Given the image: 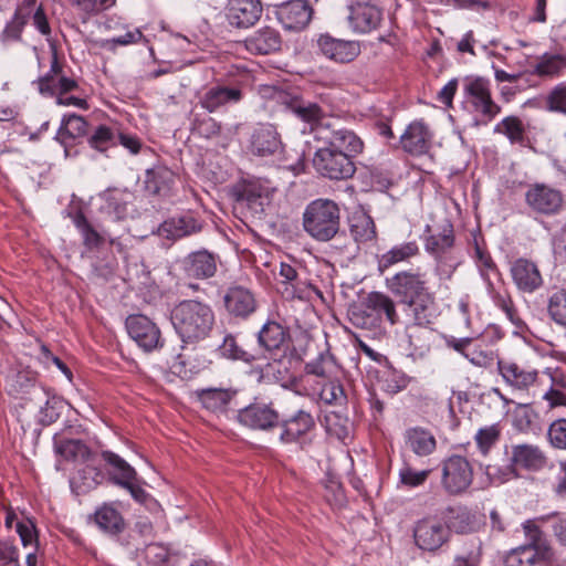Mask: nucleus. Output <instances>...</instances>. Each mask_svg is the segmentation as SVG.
Listing matches in <instances>:
<instances>
[{"label": "nucleus", "mask_w": 566, "mask_h": 566, "mask_svg": "<svg viewBox=\"0 0 566 566\" xmlns=\"http://www.w3.org/2000/svg\"><path fill=\"white\" fill-rule=\"evenodd\" d=\"M397 304L389 295L381 292H370L367 294V308H371L378 316V327L380 326L382 316L390 323L396 325L400 323L397 312Z\"/></svg>", "instance_id": "40"}, {"label": "nucleus", "mask_w": 566, "mask_h": 566, "mask_svg": "<svg viewBox=\"0 0 566 566\" xmlns=\"http://www.w3.org/2000/svg\"><path fill=\"white\" fill-rule=\"evenodd\" d=\"M101 458L109 483L127 490L136 502H147L149 494L144 490L137 471L126 460L111 450H103Z\"/></svg>", "instance_id": "6"}, {"label": "nucleus", "mask_w": 566, "mask_h": 566, "mask_svg": "<svg viewBox=\"0 0 566 566\" xmlns=\"http://www.w3.org/2000/svg\"><path fill=\"white\" fill-rule=\"evenodd\" d=\"M238 420L252 430L271 431L279 428L280 413L273 403L253 402L239 410Z\"/></svg>", "instance_id": "15"}, {"label": "nucleus", "mask_w": 566, "mask_h": 566, "mask_svg": "<svg viewBox=\"0 0 566 566\" xmlns=\"http://www.w3.org/2000/svg\"><path fill=\"white\" fill-rule=\"evenodd\" d=\"M386 286L416 327H427L434 323L438 305L426 273L402 270L387 277Z\"/></svg>", "instance_id": "2"}, {"label": "nucleus", "mask_w": 566, "mask_h": 566, "mask_svg": "<svg viewBox=\"0 0 566 566\" xmlns=\"http://www.w3.org/2000/svg\"><path fill=\"white\" fill-rule=\"evenodd\" d=\"M501 438L499 423L491 424L478 430L474 439L480 452L486 455Z\"/></svg>", "instance_id": "59"}, {"label": "nucleus", "mask_w": 566, "mask_h": 566, "mask_svg": "<svg viewBox=\"0 0 566 566\" xmlns=\"http://www.w3.org/2000/svg\"><path fill=\"white\" fill-rule=\"evenodd\" d=\"M497 368L505 381L518 389L530 387L537 378L536 370H525L515 363L499 360Z\"/></svg>", "instance_id": "41"}, {"label": "nucleus", "mask_w": 566, "mask_h": 566, "mask_svg": "<svg viewBox=\"0 0 566 566\" xmlns=\"http://www.w3.org/2000/svg\"><path fill=\"white\" fill-rule=\"evenodd\" d=\"M369 357L384 366L385 370H382V377H385V381L387 382V391L396 394L408 386L410 382V377H408L405 373L396 369L388 360L387 356Z\"/></svg>", "instance_id": "48"}, {"label": "nucleus", "mask_w": 566, "mask_h": 566, "mask_svg": "<svg viewBox=\"0 0 566 566\" xmlns=\"http://www.w3.org/2000/svg\"><path fill=\"white\" fill-rule=\"evenodd\" d=\"M432 473V469L426 470H416L411 467L410 463L405 462L403 465L399 470V485L407 489H416L422 486L430 474Z\"/></svg>", "instance_id": "55"}, {"label": "nucleus", "mask_w": 566, "mask_h": 566, "mask_svg": "<svg viewBox=\"0 0 566 566\" xmlns=\"http://www.w3.org/2000/svg\"><path fill=\"white\" fill-rule=\"evenodd\" d=\"M432 134L423 119L410 123L400 136L399 143L403 151L411 156H421L431 147Z\"/></svg>", "instance_id": "25"}, {"label": "nucleus", "mask_w": 566, "mask_h": 566, "mask_svg": "<svg viewBox=\"0 0 566 566\" xmlns=\"http://www.w3.org/2000/svg\"><path fill=\"white\" fill-rule=\"evenodd\" d=\"M261 0H228L224 14L228 23L235 29L253 27L262 17Z\"/></svg>", "instance_id": "18"}, {"label": "nucleus", "mask_w": 566, "mask_h": 566, "mask_svg": "<svg viewBox=\"0 0 566 566\" xmlns=\"http://www.w3.org/2000/svg\"><path fill=\"white\" fill-rule=\"evenodd\" d=\"M528 207L542 214H556L564 206V198L559 190L544 184H535L525 193Z\"/></svg>", "instance_id": "19"}, {"label": "nucleus", "mask_w": 566, "mask_h": 566, "mask_svg": "<svg viewBox=\"0 0 566 566\" xmlns=\"http://www.w3.org/2000/svg\"><path fill=\"white\" fill-rule=\"evenodd\" d=\"M243 43L251 54L269 55L281 50L283 38L277 29L264 25L247 36Z\"/></svg>", "instance_id": "23"}, {"label": "nucleus", "mask_w": 566, "mask_h": 566, "mask_svg": "<svg viewBox=\"0 0 566 566\" xmlns=\"http://www.w3.org/2000/svg\"><path fill=\"white\" fill-rule=\"evenodd\" d=\"M195 395L201 406L212 412L224 410L232 398L229 390L221 388L198 389Z\"/></svg>", "instance_id": "45"}, {"label": "nucleus", "mask_w": 566, "mask_h": 566, "mask_svg": "<svg viewBox=\"0 0 566 566\" xmlns=\"http://www.w3.org/2000/svg\"><path fill=\"white\" fill-rule=\"evenodd\" d=\"M243 97L241 86L223 80H216L197 93L198 105L209 114L227 111L239 104Z\"/></svg>", "instance_id": "7"}, {"label": "nucleus", "mask_w": 566, "mask_h": 566, "mask_svg": "<svg viewBox=\"0 0 566 566\" xmlns=\"http://www.w3.org/2000/svg\"><path fill=\"white\" fill-rule=\"evenodd\" d=\"M494 133L505 135L512 144H523L525 140V126L517 116L504 117L494 127Z\"/></svg>", "instance_id": "52"}, {"label": "nucleus", "mask_w": 566, "mask_h": 566, "mask_svg": "<svg viewBox=\"0 0 566 566\" xmlns=\"http://www.w3.org/2000/svg\"><path fill=\"white\" fill-rule=\"evenodd\" d=\"M219 255L207 249H199L181 260V269L190 279L206 280L214 276L218 270Z\"/></svg>", "instance_id": "20"}, {"label": "nucleus", "mask_w": 566, "mask_h": 566, "mask_svg": "<svg viewBox=\"0 0 566 566\" xmlns=\"http://www.w3.org/2000/svg\"><path fill=\"white\" fill-rule=\"evenodd\" d=\"M538 77H555L566 69V54L544 53L533 65Z\"/></svg>", "instance_id": "49"}, {"label": "nucleus", "mask_w": 566, "mask_h": 566, "mask_svg": "<svg viewBox=\"0 0 566 566\" xmlns=\"http://www.w3.org/2000/svg\"><path fill=\"white\" fill-rule=\"evenodd\" d=\"M63 65L59 61L57 51L55 48L52 50V61H51V67L50 71L38 78V88L39 92L42 95H48L53 97L56 94V85H55V78L61 75H63Z\"/></svg>", "instance_id": "51"}, {"label": "nucleus", "mask_w": 566, "mask_h": 566, "mask_svg": "<svg viewBox=\"0 0 566 566\" xmlns=\"http://www.w3.org/2000/svg\"><path fill=\"white\" fill-rule=\"evenodd\" d=\"M317 46L324 56L337 63H349L360 53L358 42L336 39L329 34H321Z\"/></svg>", "instance_id": "24"}, {"label": "nucleus", "mask_w": 566, "mask_h": 566, "mask_svg": "<svg viewBox=\"0 0 566 566\" xmlns=\"http://www.w3.org/2000/svg\"><path fill=\"white\" fill-rule=\"evenodd\" d=\"M235 202L247 208L253 217H261L265 212V207L270 203L269 196L264 189L254 182L242 185L234 192Z\"/></svg>", "instance_id": "29"}, {"label": "nucleus", "mask_w": 566, "mask_h": 566, "mask_svg": "<svg viewBox=\"0 0 566 566\" xmlns=\"http://www.w3.org/2000/svg\"><path fill=\"white\" fill-rule=\"evenodd\" d=\"M191 133L205 139L221 137L223 126L220 122L208 114H193L191 118Z\"/></svg>", "instance_id": "47"}, {"label": "nucleus", "mask_w": 566, "mask_h": 566, "mask_svg": "<svg viewBox=\"0 0 566 566\" xmlns=\"http://www.w3.org/2000/svg\"><path fill=\"white\" fill-rule=\"evenodd\" d=\"M130 197L132 193L127 189L107 188L99 195L104 202L101 210L117 221L124 220L127 217Z\"/></svg>", "instance_id": "35"}, {"label": "nucleus", "mask_w": 566, "mask_h": 566, "mask_svg": "<svg viewBox=\"0 0 566 566\" xmlns=\"http://www.w3.org/2000/svg\"><path fill=\"white\" fill-rule=\"evenodd\" d=\"M67 217L72 219L74 226L81 232L86 249H99L104 244L105 239L87 220L81 207L70 208Z\"/></svg>", "instance_id": "39"}, {"label": "nucleus", "mask_w": 566, "mask_h": 566, "mask_svg": "<svg viewBox=\"0 0 566 566\" xmlns=\"http://www.w3.org/2000/svg\"><path fill=\"white\" fill-rule=\"evenodd\" d=\"M548 458L535 444L520 443L511 447L509 462L504 468L489 465L488 474L496 482L504 483L521 476L520 471L538 472L547 467Z\"/></svg>", "instance_id": "5"}, {"label": "nucleus", "mask_w": 566, "mask_h": 566, "mask_svg": "<svg viewBox=\"0 0 566 566\" xmlns=\"http://www.w3.org/2000/svg\"><path fill=\"white\" fill-rule=\"evenodd\" d=\"M88 145L99 153H105L108 148L117 146V133L106 125H99L88 138Z\"/></svg>", "instance_id": "57"}, {"label": "nucleus", "mask_w": 566, "mask_h": 566, "mask_svg": "<svg viewBox=\"0 0 566 566\" xmlns=\"http://www.w3.org/2000/svg\"><path fill=\"white\" fill-rule=\"evenodd\" d=\"M169 373L182 380H189L207 367L199 363L198 356H174L171 361L167 363Z\"/></svg>", "instance_id": "46"}, {"label": "nucleus", "mask_w": 566, "mask_h": 566, "mask_svg": "<svg viewBox=\"0 0 566 566\" xmlns=\"http://www.w3.org/2000/svg\"><path fill=\"white\" fill-rule=\"evenodd\" d=\"M541 560L526 547H515L503 557L504 566H534Z\"/></svg>", "instance_id": "61"}, {"label": "nucleus", "mask_w": 566, "mask_h": 566, "mask_svg": "<svg viewBox=\"0 0 566 566\" xmlns=\"http://www.w3.org/2000/svg\"><path fill=\"white\" fill-rule=\"evenodd\" d=\"M223 303L228 313L235 317L247 318L256 310L254 294L242 285L228 287Z\"/></svg>", "instance_id": "26"}, {"label": "nucleus", "mask_w": 566, "mask_h": 566, "mask_svg": "<svg viewBox=\"0 0 566 566\" xmlns=\"http://www.w3.org/2000/svg\"><path fill=\"white\" fill-rule=\"evenodd\" d=\"M105 475L97 468H83L70 480L71 490L76 495H82L102 484Z\"/></svg>", "instance_id": "43"}, {"label": "nucleus", "mask_w": 566, "mask_h": 566, "mask_svg": "<svg viewBox=\"0 0 566 566\" xmlns=\"http://www.w3.org/2000/svg\"><path fill=\"white\" fill-rule=\"evenodd\" d=\"M54 451L65 461L87 462L92 459L91 448L80 439L54 438Z\"/></svg>", "instance_id": "38"}, {"label": "nucleus", "mask_w": 566, "mask_h": 566, "mask_svg": "<svg viewBox=\"0 0 566 566\" xmlns=\"http://www.w3.org/2000/svg\"><path fill=\"white\" fill-rule=\"evenodd\" d=\"M143 184L148 195H166L175 184V174L164 165H156L145 171Z\"/></svg>", "instance_id": "32"}, {"label": "nucleus", "mask_w": 566, "mask_h": 566, "mask_svg": "<svg viewBox=\"0 0 566 566\" xmlns=\"http://www.w3.org/2000/svg\"><path fill=\"white\" fill-rule=\"evenodd\" d=\"M547 438L555 449L566 450V419L560 418L553 421L547 430Z\"/></svg>", "instance_id": "64"}, {"label": "nucleus", "mask_w": 566, "mask_h": 566, "mask_svg": "<svg viewBox=\"0 0 566 566\" xmlns=\"http://www.w3.org/2000/svg\"><path fill=\"white\" fill-rule=\"evenodd\" d=\"M171 323L182 343H197L205 339L214 323L211 307L196 300L177 304L170 315Z\"/></svg>", "instance_id": "4"}, {"label": "nucleus", "mask_w": 566, "mask_h": 566, "mask_svg": "<svg viewBox=\"0 0 566 566\" xmlns=\"http://www.w3.org/2000/svg\"><path fill=\"white\" fill-rule=\"evenodd\" d=\"M547 311L556 324L566 327V289H559L549 296Z\"/></svg>", "instance_id": "58"}, {"label": "nucleus", "mask_w": 566, "mask_h": 566, "mask_svg": "<svg viewBox=\"0 0 566 566\" xmlns=\"http://www.w3.org/2000/svg\"><path fill=\"white\" fill-rule=\"evenodd\" d=\"M284 145L276 127L272 124L255 126L248 140V150L256 157L276 156L283 151Z\"/></svg>", "instance_id": "13"}, {"label": "nucleus", "mask_w": 566, "mask_h": 566, "mask_svg": "<svg viewBox=\"0 0 566 566\" xmlns=\"http://www.w3.org/2000/svg\"><path fill=\"white\" fill-rule=\"evenodd\" d=\"M316 139L323 146L317 148L312 159L315 171L329 180L350 179L356 172L355 158L364 150L360 137L340 124H325Z\"/></svg>", "instance_id": "1"}, {"label": "nucleus", "mask_w": 566, "mask_h": 566, "mask_svg": "<svg viewBox=\"0 0 566 566\" xmlns=\"http://www.w3.org/2000/svg\"><path fill=\"white\" fill-rule=\"evenodd\" d=\"M7 390L15 398L34 403L40 410L49 405V392L38 384V374L29 367L8 376Z\"/></svg>", "instance_id": "9"}, {"label": "nucleus", "mask_w": 566, "mask_h": 566, "mask_svg": "<svg viewBox=\"0 0 566 566\" xmlns=\"http://www.w3.org/2000/svg\"><path fill=\"white\" fill-rule=\"evenodd\" d=\"M88 133V123L86 119L75 113L65 114L62 117L61 125L54 139L64 148L66 158H74L78 155L76 140L86 136Z\"/></svg>", "instance_id": "14"}, {"label": "nucleus", "mask_w": 566, "mask_h": 566, "mask_svg": "<svg viewBox=\"0 0 566 566\" xmlns=\"http://www.w3.org/2000/svg\"><path fill=\"white\" fill-rule=\"evenodd\" d=\"M302 227L311 239L321 243L345 235L340 207L327 198H317L306 205L302 214Z\"/></svg>", "instance_id": "3"}, {"label": "nucleus", "mask_w": 566, "mask_h": 566, "mask_svg": "<svg viewBox=\"0 0 566 566\" xmlns=\"http://www.w3.org/2000/svg\"><path fill=\"white\" fill-rule=\"evenodd\" d=\"M420 254V249L417 241H408L394 245L386 253L381 254L377 259V268L380 274H384L391 266L409 262L412 258Z\"/></svg>", "instance_id": "36"}, {"label": "nucleus", "mask_w": 566, "mask_h": 566, "mask_svg": "<svg viewBox=\"0 0 566 566\" xmlns=\"http://www.w3.org/2000/svg\"><path fill=\"white\" fill-rule=\"evenodd\" d=\"M203 227V220L186 212L165 220L158 228V234L166 240L178 241L201 232Z\"/></svg>", "instance_id": "22"}, {"label": "nucleus", "mask_w": 566, "mask_h": 566, "mask_svg": "<svg viewBox=\"0 0 566 566\" xmlns=\"http://www.w3.org/2000/svg\"><path fill=\"white\" fill-rule=\"evenodd\" d=\"M463 93L470 104L474 106L492 96L489 78L478 75L465 76L463 80Z\"/></svg>", "instance_id": "44"}, {"label": "nucleus", "mask_w": 566, "mask_h": 566, "mask_svg": "<svg viewBox=\"0 0 566 566\" xmlns=\"http://www.w3.org/2000/svg\"><path fill=\"white\" fill-rule=\"evenodd\" d=\"M274 10L276 19L290 31L304 30L313 18L314 10L306 0H289L276 4Z\"/></svg>", "instance_id": "17"}, {"label": "nucleus", "mask_w": 566, "mask_h": 566, "mask_svg": "<svg viewBox=\"0 0 566 566\" xmlns=\"http://www.w3.org/2000/svg\"><path fill=\"white\" fill-rule=\"evenodd\" d=\"M87 523L94 524L99 532L127 546L129 542L123 535L127 530V523L114 502H104L96 506L92 514L87 515Z\"/></svg>", "instance_id": "11"}, {"label": "nucleus", "mask_w": 566, "mask_h": 566, "mask_svg": "<svg viewBox=\"0 0 566 566\" xmlns=\"http://www.w3.org/2000/svg\"><path fill=\"white\" fill-rule=\"evenodd\" d=\"M316 427L312 413L305 409H298L287 418L280 417V441L283 443L300 442Z\"/></svg>", "instance_id": "21"}, {"label": "nucleus", "mask_w": 566, "mask_h": 566, "mask_svg": "<svg viewBox=\"0 0 566 566\" xmlns=\"http://www.w3.org/2000/svg\"><path fill=\"white\" fill-rule=\"evenodd\" d=\"M413 539L418 548L428 553H436L449 543V528L443 518L437 515H428L415 523Z\"/></svg>", "instance_id": "10"}, {"label": "nucleus", "mask_w": 566, "mask_h": 566, "mask_svg": "<svg viewBox=\"0 0 566 566\" xmlns=\"http://www.w3.org/2000/svg\"><path fill=\"white\" fill-rule=\"evenodd\" d=\"M436 261L434 274L440 281H451L454 272L462 263L459 252L432 256Z\"/></svg>", "instance_id": "54"}, {"label": "nucleus", "mask_w": 566, "mask_h": 566, "mask_svg": "<svg viewBox=\"0 0 566 566\" xmlns=\"http://www.w3.org/2000/svg\"><path fill=\"white\" fill-rule=\"evenodd\" d=\"M545 108L566 115V82L557 84L549 91L545 98Z\"/></svg>", "instance_id": "62"}, {"label": "nucleus", "mask_w": 566, "mask_h": 566, "mask_svg": "<svg viewBox=\"0 0 566 566\" xmlns=\"http://www.w3.org/2000/svg\"><path fill=\"white\" fill-rule=\"evenodd\" d=\"M319 399L327 405L343 406L347 401L344 387L338 381H326L319 390Z\"/></svg>", "instance_id": "60"}, {"label": "nucleus", "mask_w": 566, "mask_h": 566, "mask_svg": "<svg viewBox=\"0 0 566 566\" xmlns=\"http://www.w3.org/2000/svg\"><path fill=\"white\" fill-rule=\"evenodd\" d=\"M348 317L356 327L369 331L378 328V316L371 308H367V296L348 310Z\"/></svg>", "instance_id": "50"}, {"label": "nucleus", "mask_w": 566, "mask_h": 566, "mask_svg": "<svg viewBox=\"0 0 566 566\" xmlns=\"http://www.w3.org/2000/svg\"><path fill=\"white\" fill-rule=\"evenodd\" d=\"M315 340L311 334L305 331L289 334L290 354H308L315 350Z\"/></svg>", "instance_id": "63"}, {"label": "nucleus", "mask_w": 566, "mask_h": 566, "mask_svg": "<svg viewBox=\"0 0 566 566\" xmlns=\"http://www.w3.org/2000/svg\"><path fill=\"white\" fill-rule=\"evenodd\" d=\"M406 442L418 457H427L437 449L434 436L427 429L415 427L406 431Z\"/></svg>", "instance_id": "42"}, {"label": "nucleus", "mask_w": 566, "mask_h": 566, "mask_svg": "<svg viewBox=\"0 0 566 566\" xmlns=\"http://www.w3.org/2000/svg\"><path fill=\"white\" fill-rule=\"evenodd\" d=\"M511 275L522 292L532 293L543 285V277L537 265L524 258L512 263Z\"/></svg>", "instance_id": "28"}, {"label": "nucleus", "mask_w": 566, "mask_h": 566, "mask_svg": "<svg viewBox=\"0 0 566 566\" xmlns=\"http://www.w3.org/2000/svg\"><path fill=\"white\" fill-rule=\"evenodd\" d=\"M128 335L145 352L164 348L160 331L147 316L142 314L129 315L125 321Z\"/></svg>", "instance_id": "12"}, {"label": "nucleus", "mask_w": 566, "mask_h": 566, "mask_svg": "<svg viewBox=\"0 0 566 566\" xmlns=\"http://www.w3.org/2000/svg\"><path fill=\"white\" fill-rule=\"evenodd\" d=\"M289 333L286 327L274 321H269L259 332L258 340L260 346L268 352L283 350V354H286L289 350Z\"/></svg>", "instance_id": "34"}, {"label": "nucleus", "mask_w": 566, "mask_h": 566, "mask_svg": "<svg viewBox=\"0 0 566 566\" xmlns=\"http://www.w3.org/2000/svg\"><path fill=\"white\" fill-rule=\"evenodd\" d=\"M303 364L302 356H281L272 363L266 361L264 366L259 365L255 370L249 371L254 374L259 379L264 376H274L279 380H295V373H289L290 368L301 367Z\"/></svg>", "instance_id": "31"}, {"label": "nucleus", "mask_w": 566, "mask_h": 566, "mask_svg": "<svg viewBox=\"0 0 566 566\" xmlns=\"http://www.w3.org/2000/svg\"><path fill=\"white\" fill-rule=\"evenodd\" d=\"M443 523L449 528V534H469L478 530L476 515L464 505L448 506L444 510Z\"/></svg>", "instance_id": "30"}, {"label": "nucleus", "mask_w": 566, "mask_h": 566, "mask_svg": "<svg viewBox=\"0 0 566 566\" xmlns=\"http://www.w3.org/2000/svg\"><path fill=\"white\" fill-rule=\"evenodd\" d=\"M527 543L521 545L528 548L541 562H549L553 558V548L546 539L543 531L534 521H526L523 524Z\"/></svg>", "instance_id": "37"}, {"label": "nucleus", "mask_w": 566, "mask_h": 566, "mask_svg": "<svg viewBox=\"0 0 566 566\" xmlns=\"http://www.w3.org/2000/svg\"><path fill=\"white\" fill-rule=\"evenodd\" d=\"M28 13H22L21 10H15L12 19L6 24L3 31L0 33V42H18L22 39V31L28 23Z\"/></svg>", "instance_id": "56"}, {"label": "nucleus", "mask_w": 566, "mask_h": 566, "mask_svg": "<svg viewBox=\"0 0 566 566\" xmlns=\"http://www.w3.org/2000/svg\"><path fill=\"white\" fill-rule=\"evenodd\" d=\"M382 18L381 10L369 3H357L350 7L348 17L350 25L358 32L366 33L376 29Z\"/></svg>", "instance_id": "33"}, {"label": "nucleus", "mask_w": 566, "mask_h": 566, "mask_svg": "<svg viewBox=\"0 0 566 566\" xmlns=\"http://www.w3.org/2000/svg\"><path fill=\"white\" fill-rule=\"evenodd\" d=\"M282 105L298 119L308 124L311 130L315 132V136L318 135V130L323 125L339 124L338 122L327 119L325 112L317 103L305 101L301 96L286 95L282 98Z\"/></svg>", "instance_id": "16"}, {"label": "nucleus", "mask_w": 566, "mask_h": 566, "mask_svg": "<svg viewBox=\"0 0 566 566\" xmlns=\"http://www.w3.org/2000/svg\"><path fill=\"white\" fill-rule=\"evenodd\" d=\"M350 234L355 242L363 243L376 238V226L373 218L366 213L355 216L350 223Z\"/></svg>", "instance_id": "53"}, {"label": "nucleus", "mask_w": 566, "mask_h": 566, "mask_svg": "<svg viewBox=\"0 0 566 566\" xmlns=\"http://www.w3.org/2000/svg\"><path fill=\"white\" fill-rule=\"evenodd\" d=\"M441 488L449 496H459L469 491L473 482V467L459 454H452L441 463Z\"/></svg>", "instance_id": "8"}, {"label": "nucleus", "mask_w": 566, "mask_h": 566, "mask_svg": "<svg viewBox=\"0 0 566 566\" xmlns=\"http://www.w3.org/2000/svg\"><path fill=\"white\" fill-rule=\"evenodd\" d=\"M424 249L431 256L457 252L452 223L446 221L437 232H432L431 226L427 224L424 229Z\"/></svg>", "instance_id": "27"}]
</instances>
